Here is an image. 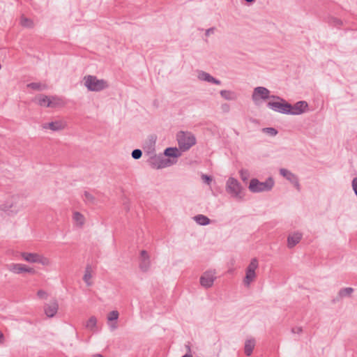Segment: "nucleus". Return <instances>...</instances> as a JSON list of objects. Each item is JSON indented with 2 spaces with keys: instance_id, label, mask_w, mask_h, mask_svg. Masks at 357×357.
Masks as SVG:
<instances>
[{
  "instance_id": "obj_20",
  "label": "nucleus",
  "mask_w": 357,
  "mask_h": 357,
  "mask_svg": "<svg viewBox=\"0 0 357 357\" xmlns=\"http://www.w3.org/2000/svg\"><path fill=\"white\" fill-rule=\"evenodd\" d=\"M220 94L224 99L227 100H235L237 98L236 93L229 90H221Z\"/></svg>"
},
{
  "instance_id": "obj_17",
  "label": "nucleus",
  "mask_w": 357,
  "mask_h": 357,
  "mask_svg": "<svg viewBox=\"0 0 357 357\" xmlns=\"http://www.w3.org/2000/svg\"><path fill=\"white\" fill-rule=\"evenodd\" d=\"M198 78L200 80L205 81L207 82L213 83L217 85H220L221 84L220 80L217 79L216 78L211 76L209 73H206L204 71H200L198 75Z\"/></svg>"
},
{
  "instance_id": "obj_9",
  "label": "nucleus",
  "mask_w": 357,
  "mask_h": 357,
  "mask_svg": "<svg viewBox=\"0 0 357 357\" xmlns=\"http://www.w3.org/2000/svg\"><path fill=\"white\" fill-rule=\"evenodd\" d=\"M270 91L264 86H257L254 89L252 99L257 103L260 99L267 100L270 98Z\"/></svg>"
},
{
  "instance_id": "obj_28",
  "label": "nucleus",
  "mask_w": 357,
  "mask_h": 357,
  "mask_svg": "<svg viewBox=\"0 0 357 357\" xmlns=\"http://www.w3.org/2000/svg\"><path fill=\"white\" fill-rule=\"evenodd\" d=\"M354 292V289L351 287H345L341 289L338 294H340V296L342 298L344 297H349L351 296V294Z\"/></svg>"
},
{
  "instance_id": "obj_24",
  "label": "nucleus",
  "mask_w": 357,
  "mask_h": 357,
  "mask_svg": "<svg viewBox=\"0 0 357 357\" xmlns=\"http://www.w3.org/2000/svg\"><path fill=\"white\" fill-rule=\"evenodd\" d=\"M280 174L290 182L297 176L296 174L284 168L280 169Z\"/></svg>"
},
{
  "instance_id": "obj_23",
  "label": "nucleus",
  "mask_w": 357,
  "mask_h": 357,
  "mask_svg": "<svg viewBox=\"0 0 357 357\" xmlns=\"http://www.w3.org/2000/svg\"><path fill=\"white\" fill-rule=\"evenodd\" d=\"M196 222L200 225H207L211 222V220L206 215L199 214L194 217Z\"/></svg>"
},
{
  "instance_id": "obj_47",
  "label": "nucleus",
  "mask_w": 357,
  "mask_h": 357,
  "mask_svg": "<svg viewBox=\"0 0 357 357\" xmlns=\"http://www.w3.org/2000/svg\"><path fill=\"white\" fill-rule=\"evenodd\" d=\"M4 340L3 333L0 331V343H3Z\"/></svg>"
},
{
  "instance_id": "obj_45",
  "label": "nucleus",
  "mask_w": 357,
  "mask_h": 357,
  "mask_svg": "<svg viewBox=\"0 0 357 357\" xmlns=\"http://www.w3.org/2000/svg\"><path fill=\"white\" fill-rule=\"evenodd\" d=\"M341 299H342V297L340 296V294H338L337 296L332 300V303H335L337 302L340 301Z\"/></svg>"
},
{
  "instance_id": "obj_14",
  "label": "nucleus",
  "mask_w": 357,
  "mask_h": 357,
  "mask_svg": "<svg viewBox=\"0 0 357 357\" xmlns=\"http://www.w3.org/2000/svg\"><path fill=\"white\" fill-rule=\"evenodd\" d=\"M59 309V304L56 300L51 301L44 306L45 314L48 317H53L57 312Z\"/></svg>"
},
{
  "instance_id": "obj_29",
  "label": "nucleus",
  "mask_w": 357,
  "mask_h": 357,
  "mask_svg": "<svg viewBox=\"0 0 357 357\" xmlns=\"http://www.w3.org/2000/svg\"><path fill=\"white\" fill-rule=\"evenodd\" d=\"M73 220L79 225L82 226L84 223V217L79 212H75L73 213Z\"/></svg>"
},
{
  "instance_id": "obj_8",
  "label": "nucleus",
  "mask_w": 357,
  "mask_h": 357,
  "mask_svg": "<svg viewBox=\"0 0 357 357\" xmlns=\"http://www.w3.org/2000/svg\"><path fill=\"white\" fill-rule=\"evenodd\" d=\"M19 197L17 195L12 196L10 199H7L4 204L0 206V211H4L10 214V213L16 214L18 208L16 206V203Z\"/></svg>"
},
{
  "instance_id": "obj_25",
  "label": "nucleus",
  "mask_w": 357,
  "mask_h": 357,
  "mask_svg": "<svg viewBox=\"0 0 357 357\" xmlns=\"http://www.w3.org/2000/svg\"><path fill=\"white\" fill-rule=\"evenodd\" d=\"M91 277V265L88 264L86 267L85 273L83 277V280L86 282L87 286L91 285V282H90Z\"/></svg>"
},
{
  "instance_id": "obj_21",
  "label": "nucleus",
  "mask_w": 357,
  "mask_h": 357,
  "mask_svg": "<svg viewBox=\"0 0 357 357\" xmlns=\"http://www.w3.org/2000/svg\"><path fill=\"white\" fill-rule=\"evenodd\" d=\"M22 257L23 259L31 263H36L38 261L37 257H38V254L37 253H29V252H22Z\"/></svg>"
},
{
  "instance_id": "obj_22",
  "label": "nucleus",
  "mask_w": 357,
  "mask_h": 357,
  "mask_svg": "<svg viewBox=\"0 0 357 357\" xmlns=\"http://www.w3.org/2000/svg\"><path fill=\"white\" fill-rule=\"evenodd\" d=\"M38 103L40 106L43 107H50L52 104L50 103V97L45 95H40L38 96Z\"/></svg>"
},
{
  "instance_id": "obj_18",
  "label": "nucleus",
  "mask_w": 357,
  "mask_h": 357,
  "mask_svg": "<svg viewBox=\"0 0 357 357\" xmlns=\"http://www.w3.org/2000/svg\"><path fill=\"white\" fill-rule=\"evenodd\" d=\"M181 155V153L176 147L166 148L163 153V156L168 158H177Z\"/></svg>"
},
{
  "instance_id": "obj_48",
  "label": "nucleus",
  "mask_w": 357,
  "mask_h": 357,
  "mask_svg": "<svg viewBox=\"0 0 357 357\" xmlns=\"http://www.w3.org/2000/svg\"><path fill=\"white\" fill-rule=\"evenodd\" d=\"M270 98L276 99L280 100V99H282V98L278 96H270Z\"/></svg>"
},
{
  "instance_id": "obj_43",
  "label": "nucleus",
  "mask_w": 357,
  "mask_h": 357,
  "mask_svg": "<svg viewBox=\"0 0 357 357\" xmlns=\"http://www.w3.org/2000/svg\"><path fill=\"white\" fill-rule=\"evenodd\" d=\"M215 30V27H211L206 30L205 35L206 36H209L211 34H213Z\"/></svg>"
},
{
  "instance_id": "obj_30",
  "label": "nucleus",
  "mask_w": 357,
  "mask_h": 357,
  "mask_svg": "<svg viewBox=\"0 0 357 357\" xmlns=\"http://www.w3.org/2000/svg\"><path fill=\"white\" fill-rule=\"evenodd\" d=\"M20 24L24 27L32 28L33 26V22L31 20L24 16H22L20 19Z\"/></svg>"
},
{
  "instance_id": "obj_51",
  "label": "nucleus",
  "mask_w": 357,
  "mask_h": 357,
  "mask_svg": "<svg viewBox=\"0 0 357 357\" xmlns=\"http://www.w3.org/2000/svg\"><path fill=\"white\" fill-rule=\"evenodd\" d=\"M247 3H253L255 0H245Z\"/></svg>"
},
{
  "instance_id": "obj_3",
  "label": "nucleus",
  "mask_w": 357,
  "mask_h": 357,
  "mask_svg": "<svg viewBox=\"0 0 357 357\" xmlns=\"http://www.w3.org/2000/svg\"><path fill=\"white\" fill-rule=\"evenodd\" d=\"M84 86L90 91H100L108 88V84L105 79H99L94 75H86L84 77Z\"/></svg>"
},
{
  "instance_id": "obj_27",
  "label": "nucleus",
  "mask_w": 357,
  "mask_h": 357,
  "mask_svg": "<svg viewBox=\"0 0 357 357\" xmlns=\"http://www.w3.org/2000/svg\"><path fill=\"white\" fill-rule=\"evenodd\" d=\"M96 324H97L96 317L94 316H91L87 321V322L86 324V327L91 331H94V329L96 327Z\"/></svg>"
},
{
  "instance_id": "obj_13",
  "label": "nucleus",
  "mask_w": 357,
  "mask_h": 357,
  "mask_svg": "<svg viewBox=\"0 0 357 357\" xmlns=\"http://www.w3.org/2000/svg\"><path fill=\"white\" fill-rule=\"evenodd\" d=\"M139 268L143 272H146L150 267V257L146 250H142L139 257Z\"/></svg>"
},
{
  "instance_id": "obj_36",
  "label": "nucleus",
  "mask_w": 357,
  "mask_h": 357,
  "mask_svg": "<svg viewBox=\"0 0 357 357\" xmlns=\"http://www.w3.org/2000/svg\"><path fill=\"white\" fill-rule=\"evenodd\" d=\"M239 173L242 181L246 182L248 180L250 176L248 171L245 169H241L240 170Z\"/></svg>"
},
{
  "instance_id": "obj_19",
  "label": "nucleus",
  "mask_w": 357,
  "mask_h": 357,
  "mask_svg": "<svg viewBox=\"0 0 357 357\" xmlns=\"http://www.w3.org/2000/svg\"><path fill=\"white\" fill-rule=\"evenodd\" d=\"M255 345V341L254 339L247 340L245 342L244 351L245 354L250 356L254 349Z\"/></svg>"
},
{
  "instance_id": "obj_40",
  "label": "nucleus",
  "mask_w": 357,
  "mask_h": 357,
  "mask_svg": "<svg viewBox=\"0 0 357 357\" xmlns=\"http://www.w3.org/2000/svg\"><path fill=\"white\" fill-rule=\"evenodd\" d=\"M58 101L59 100L55 97H50V103L52 104V106L50 107H55L59 104Z\"/></svg>"
},
{
  "instance_id": "obj_52",
  "label": "nucleus",
  "mask_w": 357,
  "mask_h": 357,
  "mask_svg": "<svg viewBox=\"0 0 357 357\" xmlns=\"http://www.w3.org/2000/svg\"><path fill=\"white\" fill-rule=\"evenodd\" d=\"M111 327L112 328V329H116V325H112V326H111Z\"/></svg>"
},
{
  "instance_id": "obj_38",
  "label": "nucleus",
  "mask_w": 357,
  "mask_h": 357,
  "mask_svg": "<svg viewBox=\"0 0 357 357\" xmlns=\"http://www.w3.org/2000/svg\"><path fill=\"white\" fill-rule=\"evenodd\" d=\"M202 179L207 185H210L213 181L212 176L204 174L202 175Z\"/></svg>"
},
{
  "instance_id": "obj_12",
  "label": "nucleus",
  "mask_w": 357,
  "mask_h": 357,
  "mask_svg": "<svg viewBox=\"0 0 357 357\" xmlns=\"http://www.w3.org/2000/svg\"><path fill=\"white\" fill-rule=\"evenodd\" d=\"M7 268L10 271L16 274L22 273L33 274L35 273V270L33 268L27 267L26 265L22 264H10L7 266Z\"/></svg>"
},
{
  "instance_id": "obj_41",
  "label": "nucleus",
  "mask_w": 357,
  "mask_h": 357,
  "mask_svg": "<svg viewBox=\"0 0 357 357\" xmlns=\"http://www.w3.org/2000/svg\"><path fill=\"white\" fill-rule=\"evenodd\" d=\"M291 183L294 184L298 190H300V184L297 176Z\"/></svg>"
},
{
  "instance_id": "obj_31",
  "label": "nucleus",
  "mask_w": 357,
  "mask_h": 357,
  "mask_svg": "<svg viewBox=\"0 0 357 357\" xmlns=\"http://www.w3.org/2000/svg\"><path fill=\"white\" fill-rule=\"evenodd\" d=\"M328 24L331 26L340 28L343 24V22L341 20L332 17L329 19Z\"/></svg>"
},
{
  "instance_id": "obj_35",
  "label": "nucleus",
  "mask_w": 357,
  "mask_h": 357,
  "mask_svg": "<svg viewBox=\"0 0 357 357\" xmlns=\"http://www.w3.org/2000/svg\"><path fill=\"white\" fill-rule=\"evenodd\" d=\"M131 155H132V158H134L135 160H138L142 157V150H140L139 149H134L132 151Z\"/></svg>"
},
{
  "instance_id": "obj_39",
  "label": "nucleus",
  "mask_w": 357,
  "mask_h": 357,
  "mask_svg": "<svg viewBox=\"0 0 357 357\" xmlns=\"http://www.w3.org/2000/svg\"><path fill=\"white\" fill-rule=\"evenodd\" d=\"M145 152L147 153V155H149V157L151 155H155V147H153V146L148 147L147 149H145Z\"/></svg>"
},
{
  "instance_id": "obj_7",
  "label": "nucleus",
  "mask_w": 357,
  "mask_h": 357,
  "mask_svg": "<svg viewBox=\"0 0 357 357\" xmlns=\"http://www.w3.org/2000/svg\"><path fill=\"white\" fill-rule=\"evenodd\" d=\"M267 107L275 112H278L284 114H289V109L291 108V104L289 103L282 98L278 102H268L267 103Z\"/></svg>"
},
{
  "instance_id": "obj_33",
  "label": "nucleus",
  "mask_w": 357,
  "mask_h": 357,
  "mask_svg": "<svg viewBox=\"0 0 357 357\" xmlns=\"http://www.w3.org/2000/svg\"><path fill=\"white\" fill-rule=\"evenodd\" d=\"M84 201L89 204H94L96 202L95 197L89 192H84Z\"/></svg>"
},
{
  "instance_id": "obj_32",
  "label": "nucleus",
  "mask_w": 357,
  "mask_h": 357,
  "mask_svg": "<svg viewBox=\"0 0 357 357\" xmlns=\"http://www.w3.org/2000/svg\"><path fill=\"white\" fill-rule=\"evenodd\" d=\"M261 131L264 133H265L269 136H271V137H274L278 133V130H276L274 128H271V127L264 128H262Z\"/></svg>"
},
{
  "instance_id": "obj_50",
  "label": "nucleus",
  "mask_w": 357,
  "mask_h": 357,
  "mask_svg": "<svg viewBox=\"0 0 357 357\" xmlns=\"http://www.w3.org/2000/svg\"><path fill=\"white\" fill-rule=\"evenodd\" d=\"M93 357H104V356L102 355H101V354H95L93 356Z\"/></svg>"
},
{
  "instance_id": "obj_1",
  "label": "nucleus",
  "mask_w": 357,
  "mask_h": 357,
  "mask_svg": "<svg viewBox=\"0 0 357 357\" xmlns=\"http://www.w3.org/2000/svg\"><path fill=\"white\" fill-rule=\"evenodd\" d=\"M226 192L231 197L236 200H242L245 196L244 188L241 183L234 177H229L225 185Z\"/></svg>"
},
{
  "instance_id": "obj_49",
  "label": "nucleus",
  "mask_w": 357,
  "mask_h": 357,
  "mask_svg": "<svg viewBox=\"0 0 357 357\" xmlns=\"http://www.w3.org/2000/svg\"><path fill=\"white\" fill-rule=\"evenodd\" d=\"M186 348H187V350H188V353L187 354H190L191 352V349H190V346L188 344L185 345Z\"/></svg>"
},
{
  "instance_id": "obj_6",
  "label": "nucleus",
  "mask_w": 357,
  "mask_h": 357,
  "mask_svg": "<svg viewBox=\"0 0 357 357\" xmlns=\"http://www.w3.org/2000/svg\"><path fill=\"white\" fill-rule=\"evenodd\" d=\"M259 266V262L257 258L251 259L250 263L245 270V276L243 279V283L245 286H250V283L255 280L256 278L255 270Z\"/></svg>"
},
{
  "instance_id": "obj_11",
  "label": "nucleus",
  "mask_w": 357,
  "mask_h": 357,
  "mask_svg": "<svg viewBox=\"0 0 357 357\" xmlns=\"http://www.w3.org/2000/svg\"><path fill=\"white\" fill-rule=\"evenodd\" d=\"M308 110V103L305 100H300L294 105H291V108L289 109V114L291 115H300Z\"/></svg>"
},
{
  "instance_id": "obj_26",
  "label": "nucleus",
  "mask_w": 357,
  "mask_h": 357,
  "mask_svg": "<svg viewBox=\"0 0 357 357\" xmlns=\"http://www.w3.org/2000/svg\"><path fill=\"white\" fill-rule=\"evenodd\" d=\"M28 88H30L35 91H43L47 89L46 85L41 84L40 82H31L27 84Z\"/></svg>"
},
{
  "instance_id": "obj_37",
  "label": "nucleus",
  "mask_w": 357,
  "mask_h": 357,
  "mask_svg": "<svg viewBox=\"0 0 357 357\" xmlns=\"http://www.w3.org/2000/svg\"><path fill=\"white\" fill-rule=\"evenodd\" d=\"M38 261L36 263L41 264L43 265H47L49 264V259L42 255H38V257H37Z\"/></svg>"
},
{
  "instance_id": "obj_10",
  "label": "nucleus",
  "mask_w": 357,
  "mask_h": 357,
  "mask_svg": "<svg viewBox=\"0 0 357 357\" xmlns=\"http://www.w3.org/2000/svg\"><path fill=\"white\" fill-rule=\"evenodd\" d=\"M215 273L213 271H205L200 277V284L205 288H209L213 284L216 277Z\"/></svg>"
},
{
  "instance_id": "obj_5",
  "label": "nucleus",
  "mask_w": 357,
  "mask_h": 357,
  "mask_svg": "<svg viewBox=\"0 0 357 357\" xmlns=\"http://www.w3.org/2000/svg\"><path fill=\"white\" fill-rule=\"evenodd\" d=\"M147 162L153 169H162L167 167H169L176 161H172L170 158H166L163 155H151L147 160Z\"/></svg>"
},
{
  "instance_id": "obj_44",
  "label": "nucleus",
  "mask_w": 357,
  "mask_h": 357,
  "mask_svg": "<svg viewBox=\"0 0 357 357\" xmlns=\"http://www.w3.org/2000/svg\"><path fill=\"white\" fill-rule=\"evenodd\" d=\"M37 295L39 298H43L46 297L47 293L43 290H39L37 292Z\"/></svg>"
},
{
  "instance_id": "obj_4",
  "label": "nucleus",
  "mask_w": 357,
  "mask_h": 357,
  "mask_svg": "<svg viewBox=\"0 0 357 357\" xmlns=\"http://www.w3.org/2000/svg\"><path fill=\"white\" fill-rule=\"evenodd\" d=\"M179 149L183 151L189 150L196 144V138L191 132L180 131L177 134Z\"/></svg>"
},
{
  "instance_id": "obj_15",
  "label": "nucleus",
  "mask_w": 357,
  "mask_h": 357,
  "mask_svg": "<svg viewBox=\"0 0 357 357\" xmlns=\"http://www.w3.org/2000/svg\"><path fill=\"white\" fill-rule=\"evenodd\" d=\"M44 129H50L52 131H59L65 128V123L61 121H52L43 125Z\"/></svg>"
},
{
  "instance_id": "obj_42",
  "label": "nucleus",
  "mask_w": 357,
  "mask_h": 357,
  "mask_svg": "<svg viewBox=\"0 0 357 357\" xmlns=\"http://www.w3.org/2000/svg\"><path fill=\"white\" fill-rule=\"evenodd\" d=\"M302 331H303L302 327H294V328H291V332L293 333L300 334L302 333Z\"/></svg>"
},
{
  "instance_id": "obj_34",
  "label": "nucleus",
  "mask_w": 357,
  "mask_h": 357,
  "mask_svg": "<svg viewBox=\"0 0 357 357\" xmlns=\"http://www.w3.org/2000/svg\"><path fill=\"white\" fill-rule=\"evenodd\" d=\"M119 312L113 310L108 314L107 319L109 321H116L119 318Z\"/></svg>"
},
{
  "instance_id": "obj_2",
  "label": "nucleus",
  "mask_w": 357,
  "mask_h": 357,
  "mask_svg": "<svg viewBox=\"0 0 357 357\" xmlns=\"http://www.w3.org/2000/svg\"><path fill=\"white\" fill-rule=\"evenodd\" d=\"M275 184L272 177H268L265 181L261 182L257 178H252L248 189L253 193L268 192L272 190Z\"/></svg>"
},
{
  "instance_id": "obj_46",
  "label": "nucleus",
  "mask_w": 357,
  "mask_h": 357,
  "mask_svg": "<svg viewBox=\"0 0 357 357\" xmlns=\"http://www.w3.org/2000/svg\"><path fill=\"white\" fill-rule=\"evenodd\" d=\"M222 108L223 111L228 112L229 109V106L227 104H224V105H222Z\"/></svg>"
},
{
  "instance_id": "obj_16",
  "label": "nucleus",
  "mask_w": 357,
  "mask_h": 357,
  "mask_svg": "<svg viewBox=\"0 0 357 357\" xmlns=\"http://www.w3.org/2000/svg\"><path fill=\"white\" fill-rule=\"evenodd\" d=\"M302 238V234L299 232H295L292 234H289L287 238V246L289 248H294L298 244Z\"/></svg>"
}]
</instances>
